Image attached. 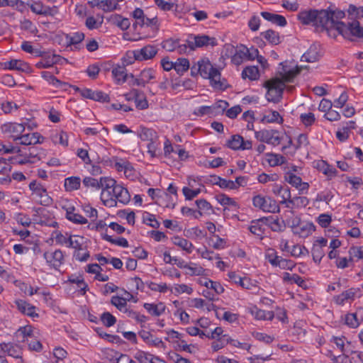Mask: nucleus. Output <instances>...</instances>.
Listing matches in <instances>:
<instances>
[{"mask_svg":"<svg viewBox=\"0 0 363 363\" xmlns=\"http://www.w3.org/2000/svg\"><path fill=\"white\" fill-rule=\"evenodd\" d=\"M345 17L342 11H330L327 9L303 10L298 13V19L303 25L313 26L318 32L327 30L329 35L336 37L337 23H344L340 21Z\"/></svg>","mask_w":363,"mask_h":363,"instance_id":"obj_1","label":"nucleus"},{"mask_svg":"<svg viewBox=\"0 0 363 363\" xmlns=\"http://www.w3.org/2000/svg\"><path fill=\"white\" fill-rule=\"evenodd\" d=\"M300 72L301 69L298 66L292 67L286 62H281L277 72L279 77L272 78L264 83V87L267 89V100L274 103L279 101L286 87L285 84L293 82Z\"/></svg>","mask_w":363,"mask_h":363,"instance_id":"obj_2","label":"nucleus"},{"mask_svg":"<svg viewBox=\"0 0 363 363\" xmlns=\"http://www.w3.org/2000/svg\"><path fill=\"white\" fill-rule=\"evenodd\" d=\"M199 70L200 75L210 81L211 86L217 90H225L228 86L227 80L221 78V74L218 69L214 67L208 59L199 60Z\"/></svg>","mask_w":363,"mask_h":363,"instance_id":"obj_3","label":"nucleus"},{"mask_svg":"<svg viewBox=\"0 0 363 363\" xmlns=\"http://www.w3.org/2000/svg\"><path fill=\"white\" fill-rule=\"evenodd\" d=\"M336 33L346 40L356 41L363 38V26L358 21L352 20L347 23H337Z\"/></svg>","mask_w":363,"mask_h":363,"instance_id":"obj_4","label":"nucleus"},{"mask_svg":"<svg viewBox=\"0 0 363 363\" xmlns=\"http://www.w3.org/2000/svg\"><path fill=\"white\" fill-rule=\"evenodd\" d=\"M117 185L116 180L112 178L107 177L100 178L101 199L105 206H113L115 199L111 197V194Z\"/></svg>","mask_w":363,"mask_h":363,"instance_id":"obj_5","label":"nucleus"},{"mask_svg":"<svg viewBox=\"0 0 363 363\" xmlns=\"http://www.w3.org/2000/svg\"><path fill=\"white\" fill-rule=\"evenodd\" d=\"M254 207L267 213H278L280 210L277 202L269 196L257 194L252 197Z\"/></svg>","mask_w":363,"mask_h":363,"instance_id":"obj_6","label":"nucleus"},{"mask_svg":"<svg viewBox=\"0 0 363 363\" xmlns=\"http://www.w3.org/2000/svg\"><path fill=\"white\" fill-rule=\"evenodd\" d=\"M186 43L191 50H194L197 48L208 45L213 47L217 45V40L216 38L209 37L206 35H190L186 40Z\"/></svg>","mask_w":363,"mask_h":363,"instance_id":"obj_7","label":"nucleus"},{"mask_svg":"<svg viewBox=\"0 0 363 363\" xmlns=\"http://www.w3.org/2000/svg\"><path fill=\"white\" fill-rule=\"evenodd\" d=\"M26 130V126L23 123H6L1 125V130L2 134L9 135V136H40L37 133H27L22 135V133Z\"/></svg>","mask_w":363,"mask_h":363,"instance_id":"obj_8","label":"nucleus"},{"mask_svg":"<svg viewBox=\"0 0 363 363\" xmlns=\"http://www.w3.org/2000/svg\"><path fill=\"white\" fill-rule=\"evenodd\" d=\"M43 257L47 264L55 270H58L65 262V255L60 250H47L43 253Z\"/></svg>","mask_w":363,"mask_h":363,"instance_id":"obj_9","label":"nucleus"},{"mask_svg":"<svg viewBox=\"0 0 363 363\" xmlns=\"http://www.w3.org/2000/svg\"><path fill=\"white\" fill-rule=\"evenodd\" d=\"M130 77L133 79V85L143 87H145L147 84L153 83V80L157 78V72L152 68L143 69L138 77H134L133 74H130Z\"/></svg>","mask_w":363,"mask_h":363,"instance_id":"obj_10","label":"nucleus"},{"mask_svg":"<svg viewBox=\"0 0 363 363\" xmlns=\"http://www.w3.org/2000/svg\"><path fill=\"white\" fill-rule=\"evenodd\" d=\"M273 139V138H263L262 140V142L264 143H270V140ZM274 141H278L279 139L284 144L283 145L281 150L286 153L293 154L300 146V138H274Z\"/></svg>","mask_w":363,"mask_h":363,"instance_id":"obj_11","label":"nucleus"},{"mask_svg":"<svg viewBox=\"0 0 363 363\" xmlns=\"http://www.w3.org/2000/svg\"><path fill=\"white\" fill-rule=\"evenodd\" d=\"M330 342H333L342 354H351L356 352L352 342L345 336H333Z\"/></svg>","mask_w":363,"mask_h":363,"instance_id":"obj_12","label":"nucleus"},{"mask_svg":"<svg viewBox=\"0 0 363 363\" xmlns=\"http://www.w3.org/2000/svg\"><path fill=\"white\" fill-rule=\"evenodd\" d=\"M0 68L4 69L14 70L21 72H30V67L29 65L21 60L12 59L9 61H6L0 63Z\"/></svg>","mask_w":363,"mask_h":363,"instance_id":"obj_13","label":"nucleus"},{"mask_svg":"<svg viewBox=\"0 0 363 363\" xmlns=\"http://www.w3.org/2000/svg\"><path fill=\"white\" fill-rule=\"evenodd\" d=\"M157 52V48L151 45H146L141 49L133 52L135 59L139 61L152 59L155 56Z\"/></svg>","mask_w":363,"mask_h":363,"instance_id":"obj_14","label":"nucleus"},{"mask_svg":"<svg viewBox=\"0 0 363 363\" xmlns=\"http://www.w3.org/2000/svg\"><path fill=\"white\" fill-rule=\"evenodd\" d=\"M29 188L35 195L40 197V203L41 204H49L51 202V198L48 196L46 189L42 184L33 181L30 183Z\"/></svg>","mask_w":363,"mask_h":363,"instance_id":"obj_15","label":"nucleus"},{"mask_svg":"<svg viewBox=\"0 0 363 363\" xmlns=\"http://www.w3.org/2000/svg\"><path fill=\"white\" fill-rule=\"evenodd\" d=\"M77 90L80 92V94L84 98L100 102H107L109 101L108 95L101 91H93L90 89H80L79 88Z\"/></svg>","mask_w":363,"mask_h":363,"instance_id":"obj_16","label":"nucleus"},{"mask_svg":"<svg viewBox=\"0 0 363 363\" xmlns=\"http://www.w3.org/2000/svg\"><path fill=\"white\" fill-rule=\"evenodd\" d=\"M14 303L21 313L33 318L38 317V313H36V308L34 306L21 299L16 300Z\"/></svg>","mask_w":363,"mask_h":363,"instance_id":"obj_17","label":"nucleus"},{"mask_svg":"<svg viewBox=\"0 0 363 363\" xmlns=\"http://www.w3.org/2000/svg\"><path fill=\"white\" fill-rule=\"evenodd\" d=\"M313 166L314 168L324 174L329 179L337 176V170L335 168L330 166L325 160H315L313 162Z\"/></svg>","mask_w":363,"mask_h":363,"instance_id":"obj_18","label":"nucleus"},{"mask_svg":"<svg viewBox=\"0 0 363 363\" xmlns=\"http://www.w3.org/2000/svg\"><path fill=\"white\" fill-rule=\"evenodd\" d=\"M111 197L115 199L113 205L116 203V200L123 204H127L130 200V195L128 189L120 184H118L116 187H115Z\"/></svg>","mask_w":363,"mask_h":363,"instance_id":"obj_19","label":"nucleus"},{"mask_svg":"<svg viewBox=\"0 0 363 363\" xmlns=\"http://www.w3.org/2000/svg\"><path fill=\"white\" fill-rule=\"evenodd\" d=\"M134 357L140 363H166L164 360L160 357L142 350L136 352Z\"/></svg>","mask_w":363,"mask_h":363,"instance_id":"obj_20","label":"nucleus"},{"mask_svg":"<svg viewBox=\"0 0 363 363\" xmlns=\"http://www.w3.org/2000/svg\"><path fill=\"white\" fill-rule=\"evenodd\" d=\"M0 352L6 353L8 355L14 358L21 357V348L19 345L11 342L9 343H1L0 344Z\"/></svg>","mask_w":363,"mask_h":363,"instance_id":"obj_21","label":"nucleus"},{"mask_svg":"<svg viewBox=\"0 0 363 363\" xmlns=\"http://www.w3.org/2000/svg\"><path fill=\"white\" fill-rule=\"evenodd\" d=\"M16 146L21 145L22 147H18L22 152L26 150V147L29 148L34 147L35 145L42 143L43 138H14Z\"/></svg>","mask_w":363,"mask_h":363,"instance_id":"obj_22","label":"nucleus"},{"mask_svg":"<svg viewBox=\"0 0 363 363\" xmlns=\"http://www.w3.org/2000/svg\"><path fill=\"white\" fill-rule=\"evenodd\" d=\"M228 146L233 150H249L252 147L250 140H244V138H232L227 143Z\"/></svg>","mask_w":363,"mask_h":363,"instance_id":"obj_23","label":"nucleus"},{"mask_svg":"<svg viewBox=\"0 0 363 363\" xmlns=\"http://www.w3.org/2000/svg\"><path fill=\"white\" fill-rule=\"evenodd\" d=\"M245 51L247 52V48L240 45L235 50V54L231 57V62L235 65H240L247 60Z\"/></svg>","mask_w":363,"mask_h":363,"instance_id":"obj_24","label":"nucleus"},{"mask_svg":"<svg viewBox=\"0 0 363 363\" xmlns=\"http://www.w3.org/2000/svg\"><path fill=\"white\" fill-rule=\"evenodd\" d=\"M260 14L265 20L272 22L274 24L279 26H284L286 25V20L285 17L281 15L267 11H262Z\"/></svg>","mask_w":363,"mask_h":363,"instance_id":"obj_25","label":"nucleus"},{"mask_svg":"<svg viewBox=\"0 0 363 363\" xmlns=\"http://www.w3.org/2000/svg\"><path fill=\"white\" fill-rule=\"evenodd\" d=\"M143 307L150 315L153 316L161 315L164 313L166 309L165 305L162 302L157 304L145 303H144Z\"/></svg>","mask_w":363,"mask_h":363,"instance_id":"obj_26","label":"nucleus"},{"mask_svg":"<svg viewBox=\"0 0 363 363\" xmlns=\"http://www.w3.org/2000/svg\"><path fill=\"white\" fill-rule=\"evenodd\" d=\"M34 214H33V221L36 223L39 224H44L46 225L52 226V227H56L57 225V223L54 220H50V221H45V220L43 218V216H44V213L45 211V209L44 208H38L33 209Z\"/></svg>","mask_w":363,"mask_h":363,"instance_id":"obj_27","label":"nucleus"},{"mask_svg":"<svg viewBox=\"0 0 363 363\" xmlns=\"http://www.w3.org/2000/svg\"><path fill=\"white\" fill-rule=\"evenodd\" d=\"M241 76L243 79H248L250 81H255L259 79L260 74L257 67L247 66L243 69Z\"/></svg>","mask_w":363,"mask_h":363,"instance_id":"obj_28","label":"nucleus"},{"mask_svg":"<svg viewBox=\"0 0 363 363\" xmlns=\"http://www.w3.org/2000/svg\"><path fill=\"white\" fill-rule=\"evenodd\" d=\"M140 336L149 345L157 347H164V344L162 340L157 337L153 336L151 333L147 331H143L140 333Z\"/></svg>","mask_w":363,"mask_h":363,"instance_id":"obj_29","label":"nucleus"},{"mask_svg":"<svg viewBox=\"0 0 363 363\" xmlns=\"http://www.w3.org/2000/svg\"><path fill=\"white\" fill-rule=\"evenodd\" d=\"M84 34L82 32H74L67 34L65 37L69 45H73L75 49H79V45L84 39Z\"/></svg>","mask_w":363,"mask_h":363,"instance_id":"obj_30","label":"nucleus"},{"mask_svg":"<svg viewBox=\"0 0 363 363\" xmlns=\"http://www.w3.org/2000/svg\"><path fill=\"white\" fill-rule=\"evenodd\" d=\"M172 242L174 245L179 247L187 253H191L194 248V245L191 242L179 236L173 237Z\"/></svg>","mask_w":363,"mask_h":363,"instance_id":"obj_31","label":"nucleus"},{"mask_svg":"<svg viewBox=\"0 0 363 363\" xmlns=\"http://www.w3.org/2000/svg\"><path fill=\"white\" fill-rule=\"evenodd\" d=\"M125 70V67L123 66H117L112 69V75L116 84H121L126 81L128 74Z\"/></svg>","mask_w":363,"mask_h":363,"instance_id":"obj_32","label":"nucleus"},{"mask_svg":"<svg viewBox=\"0 0 363 363\" xmlns=\"http://www.w3.org/2000/svg\"><path fill=\"white\" fill-rule=\"evenodd\" d=\"M319 54L317 47L314 45H311L309 49L301 56L302 62H314L319 59Z\"/></svg>","mask_w":363,"mask_h":363,"instance_id":"obj_33","label":"nucleus"},{"mask_svg":"<svg viewBox=\"0 0 363 363\" xmlns=\"http://www.w3.org/2000/svg\"><path fill=\"white\" fill-rule=\"evenodd\" d=\"M315 231V225L311 223L302 224L296 228L294 233L298 235L301 238H307Z\"/></svg>","mask_w":363,"mask_h":363,"instance_id":"obj_34","label":"nucleus"},{"mask_svg":"<svg viewBox=\"0 0 363 363\" xmlns=\"http://www.w3.org/2000/svg\"><path fill=\"white\" fill-rule=\"evenodd\" d=\"M267 161L270 167L281 166L283 167L286 164V158L279 154H268Z\"/></svg>","mask_w":363,"mask_h":363,"instance_id":"obj_35","label":"nucleus"},{"mask_svg":"<svg viewBox=\"0 0 363 363\" xmlns=\"http://www.w3.org/2000/svg\"><path fill=\"white\" fill-rule=\"evenodd\" d=\"M29 156H26L23 158L19 157L16 159V162L20 164H24L28 163H35L40 159L38 157V150L35 147L29 148Z\"/></svg>","mask_w":363,"mask_h":363,"instance_id":"obj_36","label":"nucleus"},{"mask_svg":"<svg viewBox=\"0 0 363 363\" xmlns=\"http://www.w3.org/2000/svg\"><path fill=\"white\" fill-rule=\"evenodd\" d=\"M81 179L78 177H70L65 179V188L67 191H72L80 188Z\"/></svg>","mask_w":363,"mask_h":363,"instance_id":"obj_37","label":"nucleus"},{"mask_svg":"<svg viewBox=\"0 0 363 363\" xmlns=\"http://www.w3.org/2000/svg\"><path fill=\"white\" fill-rule=\"evenodd\" d=\"M261 35L272 45H278L281 43L279 33L274 30L269 29L262 32Z\"/></svg>","mask_w":363,"mask_h":363,"instance_id":"obj_38","label":"nucleus"},{"mask_svg":"<svg viewBox=\"0 0 363 363\" xmlns=\"http://www.w3.org/2000/svg\"><path fill=\"white\" fill-rule=\"evenodd\" d=\"M290 189L287 186L281 184H273L272 185V192L275 195L280 196L281 199H286L289 196Z\"/></svg>","mask_w":363,"mask_h":363,"instance_id":"obj_39","label":"nucleus"},{"mask_svg":"<svg viewBox=\"0 0 363 363\" xmlns=\"http://www.w3.org/2000/svg\"><path fill=\"white\" fill-rule=\"evenodd\" d=\"M251 313L257 320H272L274 318L272 311H266L256 307L251 310Z\"/></svg>","mask_w":363,"mask_h":363,"instance_id":"obj_40","label":"nucleus"},{"mask_svg":"<svg viewBox=\"0 0 363 363\" xmlns=\"http://www.w3.org/2000/svg\"><path fill=\"white\" fill-rule=\"evenodd\" d=\"M185 265H186V267H182V269H186V273L188 275L200 276V275L203 274L204 272V269H203V267H201V266H199L196 264H194V263L187 264L185 262Z\"/></svg>","mask_w":363,"mask_h":363,"instance_id":"obj_41","label":"nucleus"},{"mask_svg":"<svg viewBox=\"0 0 363 363\" xmlns=\"http://www.w3.org/2000/svg\"><path fill=\"white\" fill-rule=\"evenodd\" d=\"M283 279L285 282L289 284H296L299 286L304 284V280L296 274H290L285 272L283 274Z\"/></svg>","mask_w":363,"mask_h":363,"instance_id":"obj_42","label":"nucleus"},{"mask_svg":"<svg viewBox=\"0 0 363 363\" xmlns=\"http://www.w3.org/2000/svg\"><path fill=\"white\" fill-rule=\"evenodd\" d=\"M20 28L21 30L28 31L33 35L37 34L38 32L35 25L30 20L26 18L20 21Z\"/></svg>","mask_w":363,"mask_h":363,"instance_id":"obj_43","label":"nucleus"},{"mask_svg":"<svg viewBox=\"0 0 363 363\" xmlns=\"http://www.w3.org/2000/svg\"><path fill=\"white\" fill-rule=\"evenodd\" d=\"M189 68V62L186 58H179L174 62V69L179 74H183V73L187 71Z\"/></svg>","mask_w":363,"mask_h":363,"instance_id":"obj_44","label":"nucleus"},{"mask_svg":"<svg viewBox=\"0 0 363 363\" xmlns=\"http://www.w3.org/2000/svg\"><path fill=\"white\" fill-rule=\"evenodd\" d=\"M355 292L353 289H349L342 292L340 295L335 298V301L337 304H343L345 302L353 300Z\"/></svg>","mask_w":363,"mask_h":363,"instance_id":"obj_45","label":"nucleus"},{"mask_svg":"<svg viewBox=\"0 0 363 363\" xmlns=\"http://www.w3.org/2000/svg\"><path fill=\"white\" fill-rule=\"evenodd\" d=\"M240 286L251 291L252 294H258L260 290L259 287L247 277H243Z\"/></svg>","mask_w":363,"mask_h":363,"instance_id":"obj_46","label":"nucleus"},{"mask_svg":"<svg viewBox=\"0 0 363 363\" xmlns=\"http://www.w3.org/2000/svg\"><path fill=\"white\" fill-rule=\"evenodd\" d=\"M194 113L198 116H216L215 107L211 106H202L196 108Z\"/></svg>","mask_w":363,"mask_h":363,"instance_id":"obj_47","label":"nucleus"},{"mask_svg":"<svg viewBox=\"0 0 363 363\" xmlns=\"http://www.w3.org/2000/svg\"><path fill=\"white\" fill-rule=\"evenodd\" d=\"M111 303L118 310L121 312L127 311V303L124 300L123 297L118 296H113L111 298Z\"/></svg>","mask_w":363,"mask_h":363,"instance_id":"obj_48","label":"nucleus"},{"mask_svg":"<svg viewBox=\"0 0 363 363\" xmlns=\"http://www.w3.org/2000/svg\"><path fill=\"white\" fill-rule=\"evenodd\" d=\"M356 128V123L353 121H350L347 122L345 124L342 125V128H340L337 133L336 136H344V135H347V136L351 134V130H353Z\"/></svg>","mask_w":363,"mask_h":363,"instance_id":"obj_49","label":"nucleus"},{"mask_svg":"<svg viewBox=\"0 0 363 363\" xmlns=\"http://www.w3.org/2000/svg\"><path fill=\"white\" fill-rule=\"evenodd\" d=\"M84 133L85 135H101V136L108 133L107 128L101 126V125H96L94 128H87L84 129Z\"/></svg>","mask_w":363,"mask_h":363,"instance_id":"obj_50","label":"nucleus"},{"mask_svg":"<svg viewBox=\"0 0 363 363\" xmlns=\"http://www.w3.org/2000/svg\"><path fill=\"white\" fill-rule=\"evenodd\" d=\"M249 230L252 234L255 235L261 239L262 238L264 232V228L259 221L252 222L251 225L249 227Z\"/></svg>","mask_w":363,"mask_h":363,"instance_id":"obj_51","label":"nucleus"},{"mask_svg":"<svg viewBox=\"0 0 363 363\" xmlns=\"http://www.w3.org/2000/svg\"><path fill=\"white\" fill-rule=\"evenodd\" d=\"M216 201L223 206L237 207V202L232 198L225 194H218L216 196Z\"/></svg>","mask_w":363,"mask_h":363,"instance_id":"obj_52","label":"nucleus"},{"mask_svg":"<svg viewBox=\"0 0 363 363\" xmlns=\"http://www.w3.org/2000/svg\"><path fill=\"white\" fill-rule=\"evenodd\" d=\"M66 217L70 221L77 224H85L87 223L86 218L83 217L82 215L74 213L71 211H67Z\"/></svg>","mask_w":363,"mask_h":363,"instance_id":"obj_53","label":"nucleus"},{"mask_svg":"<svg viewBox=\"0 0 363 363\" xmlns=\"http://www.w3.org/2000/svg\"><path fill=\"white\" fill-rule=\"evenodd\" d=\"M82 184L86 188H90L94 190L100 189V179L98 180L91 177H86L83 179Z\"/></svg>","mask_w":363,"mask_h":363,"instance_id":"obj_54","label":"nucleus"},{"mask_svg":"<svg viewBox=\"0 0 363 363\" xmlns=\"http://www.w3.org/2000/svg\"><path fill=\"white\" fill-rule=\"evenodd\" d=\"M172 293L179 295L181 294H191L193 292L192 288L186 284H175L171 289Z\"/></svg>","mask_w":363,"mask_h":363,"instance_id":"obj_55","label":"nucleus"},{"mask_svg":"<svg viewBox=\"0 0 363 363\" xmlns=\"http://www.w3.org/2000/svg\"><path fill=\"white\" fill-rule=\"evenodd\" d=\"M133 16L135 19V23H133V27L136 28L138 25L140 26H145V16L144 15L143 11L141 9H135V11L133 12Z\"/></svg>","mask_w":363,"mask_h":363,"instance_id":"obj_56","label":"nucleus"},{"mask_svg":"<svg viewBox=\"0 0 363 363\" xmlns=\"http://www.w3.org/2000/svg\"><path fill=\"white\" fill-rule=\"evenodd\" d=\"M284 179L296 188H298V184H301V182L302 181L300 177H298L294 174V173L289 172L284 174Z\"/></svg>","mask_w":363,"mask_h":363,"instance_id":"obj_57","label":"nucleus"},{"mask_svg":"<svg viewBox=\"0 0 363 363\" xmlns=\"http://www.w3.org/2000/svg\"><path fill=\"white\" fill-rule=\"evenodd\" d=\"M164 262L167 264H177V267L182 269V267H185V262L184 260L179 259L177 257H171L170 254L167 252L164 253Z\"/></svg>","mask_w":363,"mask_h":363,"instance_id":"obj_58","label":"nucleus"},{"mask_svg":"<svg viewBox=\"0 0 363 363\" xmlns=\"http://www.w3.org/2000/svg\"><path fill=\"white\" fill-rule=\"evenodd\" d=\"M113 21L121 30H125L130 27V22L128 18H123L120 15H116Z\"/></svg>","mask_w":363,"mask_h":363,"instance_id":"obj_59","label":"nucleus"},{"mask_svg":"<svg viewBox=\"0 0 363 363\" xmlns=\"http://www.w3.org/2000/svg\"><path fill=\"white\" fill-rule=\"evenodd\" d=\"M26 5L30 7V10L35 14L42 15L45 6L40 1H28Z\"/></svg>","mask_w":363,"mask_h":363,"instance_id":"obj_60","label":"nucleus"},{"mask_svg":"<svg viewBox=\"0 0 363 363\" xmlns=\"http://www.w3.org/2000/svg\"><path fill=\"white\" fill-rule=\"evenodd\" d=\"M325 255V252L323 248L318 245H313L312 256L315 262L320 263Z\"/></svg>","mask_w":363,"mask_h":363,"instance_id":"obj_61","label":"nucleus"},{"mask_svg":"<svg viewBox=\"0 0 363 363\" xmlns=\"http://www.w3.org/2000/svg\"><path fill=\"white\" fill-rule=\"evenodd\" d=\"M104 238L106 240L110 242L111 243L115 244L118 246H121V247H128V242L124 238H118L114 239V238H112V237L111 235L106 234L104 235Z\"/></svg>","mask_w":363,"mask_h":363,"instance_id":"obj_62","label":"nucleus"},{"mask_svg":"<svg viewBox=\"0 0 363 363\" xmlns=\"http://www.w3.org/2000/svg\"><path fill=\"white\" fill-rule=\"evenodd\" d=\"M101 320L105 326L111 327L116 323V318L111 313L105 312L101 315Z\"/></svg>","mask_w":363,"mask_h":363,"instance_id":"obj_63","label":"nucleus"},{"mask_svg":"<svg viewBox=\"0 0 363 363\" xmlns=\"http://www.w3.org/2000/svg\"><path fill=\"white\" fill-rule=\"evenodd\" d=\"M111 352L115 354L113 356L115 359L113 360V363H135V362L131 359L127 354H119L114 351H111Z\"/></svg>","mask_w":363,"mask_h":363,"instance_id":"obj_64","label":"nucleus"}]
</instances>
